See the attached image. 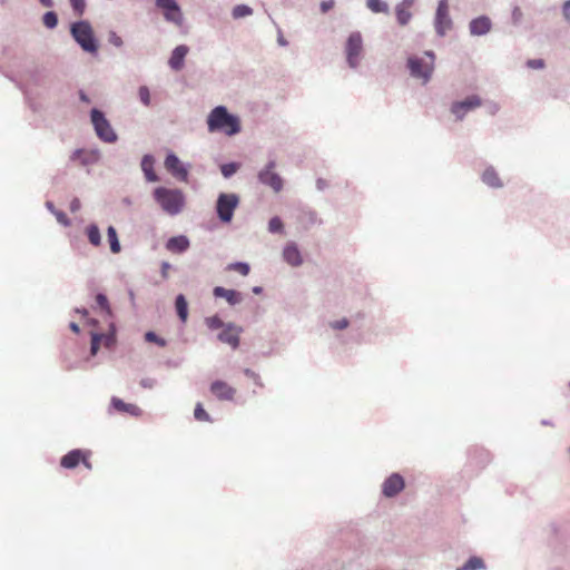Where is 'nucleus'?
<instances>
[{
	"label": "nucleus",
	"instance_id": "nucleus-36",
	"mask_svg": "<svg viewBox=\"0 0 570 570\" xmlns=\"http://www.w3.org/2000/svg\"><path fill=\"white\" fill-rule=\"evenodd\" d=\"M253 14V9L248 4H236L232 10L233 19H242Z\"/></svg>",
	"mask_w": 570,
	"mask_h": 570
},
{
	"label": "nucleus",
	"instance_id": "nucleus-52",
	"mask_svg": "<svg viewBox=\"0 0 570 570\" xmlns=\"http://www.w3.org/2000/svg\"><path fill=\"white\" fill-rule=\"evenodd\" d=\"M335 1L334 0H324L320 4V9L323 13H326L331 9L334 8Z\"/></svg>",
	"mask_w": 570,
	"mask_h": 570
},
{
	"label": "nucleus",
	"instance_id": "nucleus-43",
	"mask_svg": "<svg viewBox=\"0 0 570 570\" xmlns=\"http://www.w3.org/2000/svg\"><path fill=\"white\" fill-rule=\"evenodd\" d=\"M69 4L73 11V14L77 17H81L87 8L86 0H69Z\"/></svg>",
	"mask_w": 570,
	"mask_h": 570
},
{
	"label": "nucleus",
	"instance_id": "nucleus-37",
	"mask_svg": "<svg viewBox=\"0 0 570 570\" xmlns=\"http://www.w3.org/2000/svg\"><path fill=\"white\" fill-rule=\"evenodd\" d=\"M240 168V164L237 161H229L220 165L219 169L224 178H230L234 176L238 169Z\"/></svg>",
	"mask_w": 570,
	"mask_h": 570
},
{
	"label": "nucleus",
	"instance_id": "nucleus-34",
	"mask_svg": "<svg viewBox=\"0 0 570 570\" xmlns=\"http://www.w3.org/2000/svg\"><path fill=\"white\" fill-rule=\"evenodd\" d=\"M46 207L48 210H50L56 216L58 223H60L62 226L67 227L70 225L71 222L68 218V216L63 212L56 209L52 202H50V200L46 202Z\"/></svg>",
	"mask_w": 570,
	"mask_h": 570
},
{
	"label": "nucleus",
	"instance_id": "nucleus-19",
	"mask_svg": "<svg viewBox=\"0 0 570 570\" xmlns=\"http://www.w3.org/2000/svg\"><path fill=\"white\" fill-rule=\"evenodd\" d=\"M283 259L292 267L303 264L301 250L295 242H288L283 248Z\"/></svg>",
	"mask_w": 570,
	"mask_h": 570
},
{
	"label": "nucleus",
	"instance_id": "nucleus-15",
	"mask_svg": "<svg viewBox=\"0 0 570 570\" xmlns=\"http://www.w3.org/2000/svg\"><path fill=\"white\" fill-rule=\"evenodd\" d=\"M80 462L86 468L91 469V463L85 456V452L80 449H73L61 458L60 465L65 469H75Z\"/></svg>",
	"mask_w": 570,
	"mask_h": 570
},
{
	"label": "nucleus",
	"instance_id": "nucleus-57",
	"mask_svg": "<svg viewBox=\"0 0 570 570\" xmlns=\"http://www.w3.org/2000/svg\"><path fill=\"white\" fill-rule=\"evenodd\" d=\"M424 57L429 59L428 63H433L434 65V61H435V52L433 50H425L424 51Z\"/></svg>",
	"mask_w": 570,
	"mask_h": 570
},
{
	"label": "nucleus",
	"instance_id": "nucleus-9",
	"mask_svg": "<svg viewBox=\"0 0 570 570\" xmlns=\"http://www.w3.org/2000/svg\"><path fill=\"white\" fill-rule=\"evenodd\" d=\"M453 27V21L449 13L448 0H439L434 16V29L439 37H444Z\"/></svg>",
	"mask_w": 570,
	"mask_h": 570
},
{
	"label": "nucleus",
	"instance_id": "nucleus-2",
	"mask_svg": "<svg viewBox=\"0 0 570 570\" xmlns=\"http://www.w3.org/2000/svg\"><path fill=\"white\" fill-rule=\"evenodd\" d=\"M153 197L166 214L176 216L180 214L186 204V197L179 188L158 186L153 190Z\"/></svg>",
	"mask_w": 570,
	"mask_h": 570
},
{
	"label": "nucleus",
	"instance_id": "nucleus-24",
	"mask_svg": "<svg viewBox=\"0 0 570 570\" xmlns=\"http://www.w3.org/2000/svg\"><path fill=\"white\" fill-rule=\"evenodd\" d=\"M155 161V157L151 154L144 155L140 161L141 170L144 173L145 179L148 183L159 181V176L156 174L154 169Z\"/></svg>",
	"mask_w": 570,
	"mask_h": 570
},
{
	"label": "nucleus",
	"instance_id": "nucleus-31",
	"mask_svg": "<svg viewBox=\"0 0 570 570\" xmlns=\"http://www.w3.org/2000/svg\"><path fill=\"white\" fill-rule=\"evenodd\" d=\"M482 569H485L484 561L480 557L472 556L456 570H482Z\"/></svg>",
	"mask_w": 570,
	"mask_h": 570
},
{
	"label": "nucleus",
	"instance_id": "nucleus-41",
	"mask_svg": "<svg viewBox=\"0 0 570 570\" xmlns=\"http://www.w3.org/2000/svg\"><path fill=\"white\" fill-rule=\"evenodd\" d=\"M228 271H236L243 276H247L250 272V266L246 262H235L228 265Z\"/></svg>",
	"mask_w": 570,
	"mask_h": 570
},
{
	"label": "nucleus",
	"instance_id": "nucleus-58",
	"mask_svg": "<svg viewBox=\"0 0 570 570\" xmlns=\"http://www.w3.org/2000/svg\"><path fill=\"white\" fill-rule=\"evenodd\" d=\"M78 96H79L80 101H82L85 104H90L91 102L89 96L85 92V90L80 89L78 91Z\"/></svg>",
	"mask_w": 570,
	"mask_h": 570
},
{
	"label": "nucleus",
	"instance_id": "nucleus-64",
	"mask_svg": "<svg viewBox=\"0 0 570 570\" xmlns=\"http://www.w3.org/2000/svg\"><path fill=\"white\" fill-rule=\"evenodd\" d=\"M414 3V0H402V2H400L399 4L400 6H403V7H406V8H410L412 7Z\"/></svg>",
	"mask_w": 570,
	"mask_h": 570
},
{
	"label": "nucleus",
	"instance_id": "nucleus-39",
	"mask_svg": "<svg viewBox=\"0 0 570 570\" xmlns=\"http://www.w3.org/2000/svg\"><path fill=\"white\" fill-rule=\"evenodd\" d=\"M90 356H96L102 343V335L100 332L92 331L90 332Z\"/></svg>",
	"mask_w": 570,
	"mask_h": 570
},
{
	"label": "nucleus",
	"instance_id": "nucleus-11",
	"mask_svg": "<svg viewBox=\"0 0 570 570\" xmlns=\"http://www.w3.org/2000/svg\"><path fill=\"white\" fill-rule=\"evenodd\" d=\"M482 105V99L478 95H470L462 100H455L451 104L450 111L454 115L456 121H462L466 114Z\"/></svg>",
	"mask_w": 570,
	"mask_h": 570
},
{
	"label": "nucleus",
	"instance_id": "nucleus-12",
	"mask_svg": "<svg viewBox=\"0 0 570 570\" xmlns=\"http://www.w3.org/2000/svg\"><path fill=\"white\" fill-rule=\"evenodd\" d=\"M155 6L163 11L164 19L176 26H181L184 16L176 0H155Z\"/></svg>",
	"mask_w": 570,
	"mask_h": 570
},
{
	"label": "nucleus",
	"instance_id": "nucleus-1",
	"mask_svg": "<svg viewBox=\"0 0 570 570\" xmlns=\"http://www.w3.org/2000/svg\"><path fill=\"white\" fill-rule=\"evenodd\" d=\"M207 128L209 132H223L227 136H235L240 132V118L230 114L227 107L219 105L214 107L207 116Z\"/></svg>",
	"mask_w": 570,
	"mask_h": 570
},
{
	"label": "nucleus",
	"instance_id": "nucleus-44",
	"mask_svg": "<svg viewBox=\"0 0 570 570\" xmlns=\"http://www.w3.org/2000/svg\"><path fill=\"white\" fill-rule=\"evenodd\" d=\"M145 340H146V342L155 343L156 345H158L160 347H165L167 345V341L165 338L160 337L154 331L146 332Z\"/></svg>",
	"mask_w": 570,
	"mask_h": 570
},
{
	"label": "nucleus",
	"instance_id": "nucleus-47",
	"mask_svg": "<svg viewBox=\"0 0 570 570\" xmlns=\"http://www.w3.org/2000/svg\"><path fill=\"white\" fill-rule=\"evenodd\" d=\"M523 19V12L520 7L515 6L511 12V21L513 26H520Z\"/></svg>",
	"mask_w": 570,
	"mask_h": 570
},
{
	"label": "nucleus",
	"instance_id": "nucleus-29",
	"mask_svg": "<svg viewBox=\"0 0 570 570\" xmlns=\"http://www.w3.org/2000/svg\"><path fill=\"white\" fill-rule=\"evenodd\" d=\"M298 220L309 227L317 223V213L312 208L304 207L301 209Z\"/></svg>",
	"mask_w": 570,
	"mask_h": 570
},
{
	"label": "nucleus",
	"instance_id": "nucleus-3",
	"mask_svg": "<svg viewBox=\"0 0 570 570\" xmlns=\"http://www.w3.org/2000/svg\"><path fill=\"white\" fill-rule=\"evenodd\" d=\"M70 35L77 45L85 51L96 55L99 49L91 23L88 20H77L70 24Z\"/></svg>",
	"mask_w": 570,
	"mask_h": 570
},
{
	"label": "nucleus",
	"instance_id": "nucleus-30",
	"mask_svg": "<svg viewBox=\"0 0 570 570\" xmlns=\"http://www.w3.org/2000/svg\"><path fill=\"white\" fill-rule=\"evenodd\" d=\"M102 343L106 348H114L117 343V328L114 323H110L109 331L107 333H101Z\"/></svg>",
	"mask_w": 570,
	"mask_h": 570
},
{
	"label": "nucleus",
	"instance_id": "nucleus-18",
	"mask_svg": "<svg viewBox=\"0 0 570 570\" xmlns=\"http://www.w3.org/2000/svg\"><path fill=\"white\" fill-rule=\"evenodd\" d=\"M209 390L219 401H233L236 394V390L222 380L212 382Z\"/></svg>",
	"mask_w": 570,
	"mask_h": 570
},
{
	"label": "nucleus",
	"instance_id": "nucleus-10",
	"mask_svg": "<svg viewBox=\"0 0 570 570\" xmlns=\"http://www.w3.org/2000/svg\"><path fill=\"white\" fill-rule=\"evenodd\" d=\"M164 166L166 170L179 181L186 183L189 176V165L184 164L174 151L166 154Z\"/></svg>",
	"mask_w": 570,
	"mask_h": 570
},
{
	"label": "nucleus",
	"instance_id": "nucleus-42",
	"mask_svg": "<svg viewBox=\"0 0 570 570\" xmlns=\"http://www.w3.org/2000/svg\"><path fill=\"white\" fill-rule=\"evenodd\" d=\"M284 230V224L278 216H274L268 222V232L272 234H281Z\"/></svg>",
	"mask_w": 570,
	"mask_h": 570
},
{
	"label": "nucleus",
	"instance_id": "nucleus-33",
	"mask_svg": "<svg viewBox=\"0 0 570 570\" xmlns=\"http://www.w3.org/2000/svg\"><path fill=\"white\" fill-rule=\"evenodd\" d=\"M395 14H396V20H397L399 24H401V26H406L412 18V13L409 11V8L400 6V4H396V7H395Z\"/></svg>",
	"mask_w": 570,
	"mask_h": 570
},
{
	"label": "nucleus",
	"instance_id": "nucleus-27",
	"mask_svg": "<svg viewBox=\"0 0 570 570\" xmlns=\"http://www.w3.org/2000/svg\"><path fill=\"white\" fill-rule=\"evenodd\" d=\"M107 239L109 243L110 252L112 254L120 253V250H121L120 240L118 237L117 229L112 225L108 226V228H107Z\"/></svg>",
	"mask_w": 570,
	"mask_h": 570
},
{
	"label": "nucleus",
	"instance_id": "nucleus-35",
	"mask_svg": "<svg viewBox=\"0 0 570 570\" xmlns=\"http://www.w3.org/2000/svg\"><path fill=\"white\" fill-rule=\"evenodd\" d=\"M42 23L46 28L52 30L59 23V18L56 11L49 10L42 14Z\"/></svg>",
	"mask_w": 570,
	"mask_h": 570
},
{
	"label": "nucleus",
	"instance_id": "nucleus-23",
	"mask_svg": "<svg viewBox=\"0 0 570 570\" xmlns=\"http://www.w3.org/2000/svg\"><path fill=\"white\" fill-rule=\"evenodd\" d=\"M110 409L117 412L128 413L134 417H139L142 414V410L139 406H137L136 404L126 403L124 400L117 396L111 397Z\"/></svg>",
	"mask_w": 570,
	"mask_h": 570
},
{
	"label": "nucleus",
	"instance_id": "nucleus-26",
	"mask_svg": "<svg viewBox=\"0 0 570 570\" xmlns=\"http://www.w3.org/2000/svg\"><path fill=\"white\" fill-rule=\"evenodd\" d=\"M175 309L180 322L186 323L188 318V302L184 294L175 297Z\"/></svg>",
	"mask_w": 570,
	"mask_h": 570
},
{
	"label": "nucleus",
	"instance_id": "nucleus-17",
	"mask_svg": "<svg viewBox=\"0 0 570 570\" xmlns=\"http://www.w3.org/2000/svg\"><path fill=\"white\" fill-rule=\"evenodd\" d=\"M491 29H492V21L485 14L473 18L469 22V31H470L471 36H476V37L485 36L487 33H489L491 31Z\"/></svg>",
	"mask_w": 570,
	"mask_h": 570
},
{
	"label": "nucleus",
	"instance_id": "nucleus-20",
	"mask_svg": "<svg viewBox=\"0 0 570 570\" xmlns=\"http://www.w3.org/2000/svg\"><path fill=\"white\" fill-rule=\"evenodd\" d=\"M189 52V47L186 45H179L175 47L168 59V66L174 71H179L184 68L186 56Z\"/></svg>",
	"mask_w": 570,
	"mask_h": 570
},
{
	"label": "nucleus",
	"instance_id": "nucleus-46",
	"mask_svg": "<svg viewBox=\"0 0 570 570\" xmlns=\"http://www.w3.org/2000/svg\"><path fill=\"white\" fill-rule=\"evenodd\" d=\"M138 97H139L140 102L144 106H146V107L150 106L151 97H150L149 88L147 86H140L139 87V89H138Z\"/></svg>",
	"mask_w": 570,
	"mask_h": 570
},
{
	"label": "nucleus",
	"instance_id": "nucleus-61",
	"mask_svg": "<svg viewBox=\"0 0 570 570\" xmlns=\"http://www.w3.org/2000/svg\"><path fill=\"white\" fill-rule=\"evenodd\" d=\"M43 8H53L55 1L53 0H37Z\"/></svg>",
	"mask_w": 570,
	"mask_h": 570
},
{
	"label": "nucleus",
	"instance_id": "nucleus-22",
	"mask_svg": "<svg viewBox=\"0 0 570 570\" xmlns=\"http://www.w3.org/2000/svg\"><path fill=\"white\" fill-rule=\"evenodd\" d=\"M165 247L174 254H184L190 247V240L186 235L171 236L167 239Z\"/></svg>",
	"mask_w": 570,
	"mask_h": 570
},
{
	"label": "nucleus",
	"instance_id": "nucleus-48",
	"mask_svg": "<svg viewBox=\"0 0 570 570\" xmlns=\"http://www.w3.org/2000/svg\"><path fill=\"white\" fill-rule=\"evenodd\" d=\"M348 325H350V321L345 317L330 323L331 328L336 330V331H343V330L347 328Z\"/></svg>",
	"mask_w": 570,
	"mask_h": 570
},
{
	"label": "nucleus",
	"instance_id": "nucleus-28",
	"mask_svg": "<svg viewBox=\"0 0 570 570\" xmlns=\"http://www.w3.org/2000/svg\"><path fill=\"white\" fill-rule=\"evenodd\" d=\"M85 233L88 237L89 243L92 246L97 247V246L101 245V233H100V229L97 224H95V223L89 224L86 227Z\"/></svg>",
	"mask_w": 570,
	"mask_h": 570
},
{
	"label": "nucleus",
	"instance_id": "nucleus-49",
	"mask_svg": "<svg viewBox=\"0 0 570 570\" xmlns=\"http://www.w3.org/2000/svg\"><path fill=\"white\" fill-rule=\"evenodd\" d=\"M243 372H244L245 376L253 380L257 386H259V387L264 386V384L261 380V376L255 371H253L252 368H245Z\"/></svg>",
	"mask_w": 570,
	"mask_h": 570
},
{
	"label": "nucleus",
	"instance_id": "nucleus-16",
	"mask_svg": "<svg viewBox=\"0 0 570 570\" xmlns=\"http://www.w3.org/2000/svg\"><path fill=\"white\" fill-rule=\"evenodd\" d=\"M101 157V153L99 149H90L86 150L83 148H77L70 155V160H79L82 166H89L97 164Z\"/></svg>",
	"mask_w": 570,
	"mask_h": 570
},
{
	"label": "nucleus",
	"instance_id": "nucleus-60",
	"mask_svg": "<svg viewBox=\"0 0 570 570\" xmlns=\"http://www.w3.org/2000/svg\"><path fill=\"white\" fill-rule=\"evenodd\" d=\"M277 43L281 47H286L288 45V41L283 37L282 31L278 30V37H277Z\"/></svg>",
	"mask_w": 570,
	"mask_h": 570
},
{
	"label": "nucleus",
	"instance_id": "nucleus-55",
	"mask_svg": "<svg viewBox=\"0 0 570 570\" xmlns=\"http://www.w3.org/2000/svg\"><path fill=\"white\" fill-rule=\"evenodd\" d=\"M140 385L145 389H153L156 385V380L150 377L142 379Z\"/></svg>",
	"mask_w": 570,
	"mask_h": 570
},
{
	"label": "nucleus",
	"instance_id": "nucleus-14",
	"mask_svg": "<svg viewBox=\"0 0 570 570\" xmlns=\"http://www.w3.org/2000/svg\"><path fill=\"white\" fill-rule=\"evenodd\" d=\"M243 328L235 323H227L222 332L217 334V340L222 343L228 344L233 350L239 347L240 344V333Z\"/></svg>",
	"mask_w": 570,
	"mask_h": 570
},
{
	"label": "nucleus",
	"instance_id": "nucleus-8",
	"mask_svg": "<svg viewBox=\"0 0 570 570\" xmlns=\"http://www.w3.org/2000/svg\"><path fill=\"white\" fill-rule=\"evenodd\" d=\"M363 49V38L360 31H353L345 42L346 62L350 68L355 69L360 65V55Z\"/></svg>",
	"mask_w": 570,
	"mask_h": 570
},
{
	"label": "nucleus",
	"instance_id": "nucleus-32",
	"mask_svg": "<svg viewBox=\"0 0 570 570\" xmlns=\"http://www.w3.org/2000/svg\"><path fill=\"white\" fill-rule=\"evenodd\" d=\"M96 307L105 313L106 316L110 317L112 315L109 299L106 294L97 293L95 296Z\"/></svg>",
	"mask_w": 570,
	"mask_h": 570
},
{
	"label": "nucleus",
	"instance_id": "nucleus-45",
	"mask_svg": "<svg viewBox=\"0 0 570 570\" xmlns=\"http://www.w3.org/2000/svg\"><path fill=\"white\" fill-rule=\"evenodd\" d=\"M194 416L197 421L212 422V417L206 412L202 403H197L194 410Z\"/></svg>",
	"mask_w": 570,
	"mask_h": 570
},
{
	"label": "nucleus",
	"instance_id": "nucleus-51",
	"mask_svg": "<svg viewBox=\"0 0 570 570\" xmlns=\"http://www.w3.org/2000/svg\"><path fill=\"white\" fill-rule=\"evenodd\" d=\"M527 67L530 69H543L546 67V62L543 59H528L525 62Z\"/></svg>",
	"mask_w": 570,
	"mask_h": 570
},
{
	"label": "nucleus",
	"instance_id": "nucleus-56",
	"mask_svg": "<svg viewBox=\"0 0 570 570\" xmlns=\"http://www.w3.org/2000/svg\"><path fill=\"white\" fill-rule=\"evenodd\" d=\"M562 13L567 21H570V0H567L562 6Z\"/></svg>",
	"mask_w": 570,
	"mask_h": 570
},
{
	"label": "nucleus",
	"instance_id": "nucleus-40",
	"mask_svg": "<svg viewBox=\"0 0 570 570\" xmlns=\"http://www.w3.org/2000/svg\"><path fill=\"white\" fill-rule=\"evenodd\" d=\"M206 326L212 330L224 328L227 323H225L218 315L208 316L205 318Z\"/></svg>",
	"mask_w": 570,
	"mask_h": 570
},
{
	"label": "nucleus",
	"instance_id": "nucleus-59",
	"mask_svg": "<svg viewBox=\"0 0 570 570\" xmlns=\"http://www.w3.org/2000/svg\"><path fill=\"white\" fill-rule=\"evenodd\" d=\"M326 187H327V181H326L325 179H323V178H318V179L316 180V188H317L318 190H324Z\"/></svg>",
	"mask_w": 570,
	"mask_h": 570
},
{
	"label": "nucleus",
	"instance_id": "nucleus-54",
	"mask_svg": "<svg viewBox=\"0 0 570 570\" xmlns=\"http://www.w3.org/2000/svg\"><path fill=\"white\" fill-rule=\"evenodd\" d=\"M171 268L170 263L163 262L160 265V275L164 279H167L169 277L168 271Z\"/></svg>",
	"mask_w": 570,
	"mask_h": 570
},
{
	"label": "nucleus",
	"instance_id": "nucleus-4",
	"mask_svg": "<svg viewBox=\"0 0 570 570\" xmlns=\"http://www.w3.org/2000/svg\"><path fill=\"white\" fill-rule=\"evenodd\" d=\"M89 116L94 130L101 141L114 144L118 140L117 132L101 109L94 107L90 110Z\"/></svg>",
	"mask_w": 570,
	"mask_h": 570
},
{
	"label": "nucleus",
	"instance_id": "nucleus-25",
	"mask_svg": "<svg viewBox=\"0 0 570 570\" xmlns=\"http://www.w3.org/2000/svg\"><path fill=\"white\" fill-rule=\"evenodd\" d=\"M482 181L491 188H502L503 183L493 166H488L482 174Z\"/></svg>",
	"mask_w": 570,
	"mask_h": 570
},
{
	"label": "nucleus",
	"instance_id": "nucleus-62",
	"mask_svg": "<svg viewBox=\"0 0 570 570\" xmlns=\"http://www.w3.org/2000/svg\"><path fill=\"white\" fill-rule=\"evenodd\" d=\"M75 313L80 314L83 317H87L89 315V312L85 307H76Z\"/></svg>",
	"mask_w": 570,
	"mask_h": 570
},
{
	"label": "nucleus",
	"instance_id": "nucleus-7",
	"mask_svg": "<svg viewBox=\"0 0 570 570\" xmlns=\"http://www.w3.org/2000/svg\"><path fill=\"white\" fill-rule=\"evenodd\" d=\"M275 167L276 160L269 159L264 168L258 171L257 179L262 185L272 188L275 193H279L283 189L284 180L279 174L275 171Z\"/></svg>",
	"mask_w": 570,
	"mask_h": 570
},
{
	"label": "nucleus",
	"instance_id": "nucleus-63",
	"mask_svg": "<svg viewBox=\"0 0 570 570\" xmlns=\"http://www.w3.org/2000/svg\"><path fill=\"white\" fill-rule=\"evenodd\" d=\"M69 328L76 334L80 333V327L76 322H71Z\"/></svg>",
	"mask_w": 570,
	"mask_h": 570
},
{
	"label": "nucleus",
	"instance_id": "nucleus-5",
	"mask_svg": "<svg viewBox=\"0 0 570 570\" xmlns=\"http://www.w3.org/2000/svg\"><path fill=\"white\" fill-rule=\"evenodd\" d=\"M238 205L239 196L237 194L219 193L215 203V212L219 222L229 224Z\"/></svg>",
	"mask_w": 570,
	"mask_h": 570
},
{
	"label": "nucleus",
	"instance_id": "nucleus-13",
	"mask_svg": "<svg viewBox=\"0 0 570 570\" xmlns=\"http://www.w3.org/2000/svg\"><path fill=\"white\" fill-rule=\"evenodd\" d=\"M405 489V480L399 473L390 474L382 483V495L387 499L395 498Z\"/></svg>",
	"mask_w": 570,
	"mask_h": 570
},
{
	"label": "nucleus",
	"instance_id": "nucleus-53",
	"mask_svg": "<svg viewBox=\"0 0 570 570\" xmlns=\"http://www.w3.org/2000/svg\"><path fill=\"white\" fill-rule=\"evenodd\" d=\"M81 208V202L78 197H73L70 202L69 209L71 213H77Z\"/></svg>",
	"mask_w": 570,
	"mask_h": 570
},
{
	"label": "nucleus",
	"instance_id": "nucleus-6",
	"mask_svg": "<svg viewBox=\"0 0 570 570\" xmlns=\"http://www.w3.org/2000/svg\"><path fill=\"white\" fill-rule=\"evenodd\" d=\"M406 68L410 72V76L414 79L422 80V83H428L433 75L434 66L433 63H428V61L419 56L412 55L406 59Z\"/></svg>",
	"mask_w": 570,
	"mask_h": 570
},
{
	"label": "nucleus",
	"instance_id": "nucleus-38",
	"mask_svg": "<svg viewBox=\"0 0 570 570\" xmlns=\"http://www.w3.org/2000/svg\"><path fill=\"white\" fill-rule=\"evenodd\" d=\"M366 6L374 13L389 12V4L383 0H367Z\"/></svg>",
	"mask_w": 570,
	"mask_h": 570
},
{
	"label": "nucleus",
	"instance_id": "nucleus-50",
	"mask_svg": "<svg viewBox=\"0 0 570 570\" xmlns=\"http://www.w3.org/2000/svg\"><path fill=\"white\" fill-rule=\"evenodd\" d=\"M108 41H109V43H111L112 46H115L117 48H120L124 45L121 37L118 36L117 32L112 31V30L109 31V33H108Z\"/></svg>",
	"mask_w": 570,
	"mask_h": 570
},
{
	"label": "nucleus",
	"instance_id": "nucleus-21",
	"mask_svg": "<svg viewBox=\"0 0 570 570\" xmlns=\"http://www.w3.org/2000/svg\"><path fill=\"white\" fill-rule=\"evenodd\" d=\"M213 295L216 298H225L230 306H235L242 303L243 294L234 288H225L223 286H215Z\"/></svg>",
	"mask_w": 570,
	"mask_h": 570
}]
</instances>
